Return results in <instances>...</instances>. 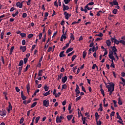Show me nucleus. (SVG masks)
<instances>
[{
    "label": "nucleus",
    "mask_w": 125,
    "mask_h": 125,
    "mask_svg": "<svg viewBox=\"0 0 125 125\" xmlns=\"http://www.w3.org/2000/svg\"><path fill=\"white\" fill-rule=\"evenodd\" d=\"M105 84L106 88L108 89L107 91L109 92V95H111L114 92V90H115L114 83H108L107 85V83H105Z\"/></svg>",
    "instance_id": "nucleus-1"
},
{
    "label": "nucleus",
    "mask_w": 125,
    "mask_h": 125,
    "mask_svg": "<svg viewBox=\"0 0 125 125\" xmlns=\"http://www.w3.org/2000/svg\"><path fill=\"white\" fill-rule=\"evenodd\" d=\"M109 4H110L111 7H112L113 5H116L115 6V8H116L117 9H120L119 2H118V1H117V0H113V1L109 2Z\"/></svg>",
    "instance_id": "nucleus-2"
},
{
    "label": "nucleus",
    "mask_w": 125,
    "mask_h": 125,
    "mask_svg": "<svg viewBox=\"0 0 125 125\" xmlns=\"http://www.w3.org/2000/svg\"><path fill=\"white\" fill-rule=\"evenodd\" d=\"M108 57L111 60V61H110L111 62L114 63V60H116V58H115V57H114V55H113V52H109Z\"/></svg>",
    "instance_id": "nucleus-3"
},
{
    "label": "nucleus",
    "mask_w": 125,
    "mask_h": 125,
    "mask_svg": "<svg viewBox=\"0 0 125 125\" xmlns=\"http://www.w3.org/2000/svg\"><path fill=\"white\" fill-rule=\"evenodd\" d=\"M110 41L112 42H114L116 44H119V41L116 39V37H112L110 39Z\"/></svg>",
    "instance_id": "nucleus-4"
},
{
    "label": "nucleus",
    "mask_w": 125,
    "mask_h": 125,
    "mask_svg": "<svg viewBox=\"0 0 125 125\" xmlns=\"http://www.w3.org/2000/svg\"><path fill=\"white\" fill-rule=\"evenodd\" d=\"M43 105L45 107H48L49 106V100H44L43 101Z\"/></svg>",
    "instance_id": "nucleus-5"
},
{
    "label": "nucleus",
    "mask_w": 125,
    "mask_h": 125,
    "mask_svg": "<svg viewBox=\"0 0 125 125\" xmlns=\"http://www.w3.org/2000/svg\"><path fill=\"white\" fill-rule=\"evenodd\" d=\"M64 15L65 19H66V20H69V18L71 17V14H69L66 11L64 12Z\"/></svg>",
    "instance_id": "nucleus-6"
},
{
    "label": "nucleus",
    "mask_w": 125,
    "mask_h": 125,
    "mask_svg": "<svg viewBox=\"0 0 125 125\" xmlns=\"http://www.w3.org/2000/svg\"><path fill=\"white\" fill-rule=\"evenodd\" d=\"M117 119H118V120H120L117 121V123H119V124H120V125H124V123H123L124 121H123V119H122L121 116L120 115L117 116Z\"/></svg>",
    "instance_id": "nucleus-7"
},
{
    "label": "nucleus",
    "mask_w": 125,
    "mask_h": 125,
    "mask_svg": "<svg viewBox=\"0 0 125 125\" xmlns=\"http://www.w3.org/2000/svg\"><path fill=\"white\" fill-rule=\"evenodd\" d=\"M79 85L77 84L76 88L75 89V92L77 95L76 97H78V96H79V94L81 93V92H80V90H79Z\"/></svg>",
    "instance_id": "nucleus-8"
},
{
    "label": "nucleus",
    "mask_w": 125,
    "mask_h": 125,
    "mask_svg": "<svg viewBox=\"0 0 125 125\" xmlns=\"http://www.w3.org/2000/svg\"><path fill=\"white\" fill-rule=\"evenodd\" d=\"M23 2H24L23 1H22L21 2H17L16 3V5L17 7H19V8H22V7H23Z\"/></svg>",
    "instance_id": "nucleus-9"
},
{
    "label": "nucleus",
    "mask_w": 125,
    "mask_h": 125,
    "mask_svg": "<svg viewBox=\"0 0 125 125\" xmlns=\"http://www.w3.org/2000/svg\"><path fill=\"white\" fill-rule=\"evenodd\" d=\"M9 106L8 108H7V111L8 113H10V111H12V105H11V104L10 102H9Z\"/></svg>",
    "instance_id": "nucleus-10"
},
{
    "label": "nucleus",
    "mask_w": 125,
    "mask_h": 125,
    "mask_svg": "<svg viewBox=\"0 0 125 125\" xmlns=\"http://www.w3.org/2000/svg\"><path fill=\"white\" fill-rule=\"evenodd\" d=\"M67 80H68V77L67 76H65L64 77L62 78V83H65L66 82H67Z\"/></svg>",
    "instance_id": "nucleus-11"
},
{
    "label": "nucleus",
    "mask_w": 125,
    "mask_h": 125,
    "mask_svg": "<svg viewBox=\"0 0 125 125\" xmlns=\"http://www.w3.org/2000/svg\"><path fill=\"white\" fill-rule=\"evenodd\" d=\"M6 111L5 110H2L1 111V114H0V115L1 116V117H5L6 116Z\"/></svg>",
    "instance_id": "nucleus-12"
},
{
    "label": "nucleus",
    "mask_w": 125,
    "mask_h": 125,
    "mask_svg": "<svg viewBox=\"0 0 125 125\" xmlns=\"http://www.w3.org/2000/svg\"><path fill=\"white\" fill-rule=\"evenodd\" d=\"M63 11H65V10H68L69 9V6L68 5H65V4L63 3Z\"/></svg>",
    "instance_id": "nucleus-13"
},
{
    "label": "nucleus",
    "mask_w": 125,
    "mask_h": 125,
    "mask_svg": "<svg viewBox=\"0 0 125 125\" xmlns=\"http://www.w3.org/2000/svg\"><path fill=\"white\" fill-rule=\"evenodd\" d=\"M67 39V36H66V34H62L61 37V42H63V40H65Z\"/></svg>",
    "instance_id": "nucleus-14"
},
{
    "label": "nucleus",
    "mask_w": 125,
    "mask_h": 125,
    "mask_svg": "<svg viewBox=\"0 0 125 125\" xmlns=\"http://www.w3.org/2000/svg\"><path fill=\"white\" fill-rule=\"evenodd\" d=\"M56 123L57 124H59L60 123H62V121L61 120V119L60 118L59 116H57L56 117Z\"/></svg>",
    "instance_id": "nucleus-15"
},
{
    "label": "nucleus",
    "mask_w": 125,
    "mask_h": 125,
    "mask_svg": "<svg viewBox=\"0 0 125 125\" xmlns=\"http://www.w3.org/2000/svg\"><path fill=\"white\" fill-rule=\"evenodd\" d=\"M20 49L22 50V52H25V51L27 50V48H26V46H21Z\"/></svg>",
    "instance_id": "nucleus-16"
},
{
    "label": "nucleus",
    "mask_w": 125,
    "mask_h": 125,
    "mask_svg": "<svg viewBox=\"0 0 125 125\" xmlns=\"http://www.w3.org/2000/svg\"><path fill=\"white\" fill-rule=\"evenodd\" d=\"M121 81H122V82H120V83H121V84H123V86H125V79H124L123 77L120 78Z\"/></svg>",
    "instance_id": "nucleus-17"
},
{
    "label": "nucleus",
    "mask_w": 125,
    "mask_h": 125,
    "mask_svg": "<svg viewBox=\"0 0 125 125\" xmlns=\"http://www.w3.org/2000/svg\"><path fill=\"white\" fill-rule=\"evenodd\" d=\"M112 51H111V52H113V55H114V52H117L118 51V50H117V48H116V46H115L112 47Z\"/></svg>",
    "instance_id": "nucleus-18"
},
{
    "label": "nucleus",
    "mask_w": 125,
    "mask_h": 125,
    "mask_svg": "<svg viewBox=\"0 0 125 125\" xmlns=\"http://www.w3.org/2000/svg\"><path fill=\"white\" fill-rule=\"evenodd\" d=\"M21 97L22 100H26L27 99V98L26 97V96H24V94H23V91H21Z\"/></svg>",
    "instance_id": "nucleus-19"
},
{
    "label": "nucleus",
    "mask_w": 125,
    "mask_h": 125,
    "mask_svg": "<svg viewBox=\"0 0 125 125\" xmlns=\"http://www.w3.org/2000/svg\"><path fill=\"white\" fill-rule=\"evenodd\" d=\"M59 56L61 58H62V57H65V54H64V51L60 52Z\"/></svg>",
    "instance_id": "nucleus-20"
},
{
    "label": "nucleus",
    "mask_w": 125,
    "mask_h": 125,
    "mask_svg": "<svg viewBox=\"0 0 125 125\" xmlns=\"http://www.w3.org/2000/svg\"><path fill=\"white\" fill-rule=\"evenodd\" d=\"M42 72H43V70H40L38 72V77H42Z\"/></svg>",
    "instance_id": "nucleus-21"
},
{
    "label": "nucleus",
    "mask_w": 125,
    "mask_h": 125,
    "mask_svg": "<svg viewBox=\"0 0 125 125\" xmlns=\"http://www.w3.org/2000/svg\"><path fill=\"white\" fill-rule=\"evenodd\" d=\"M100 107L98 109V111H100V112H102L103 111V107H102V104H100Z\"/></svg>",
    "instance_id": "nucleus-22"
},
{
    "label": "nucleus",
    "mask_w": 125,
    "mask_h": 125,
    "mask_svg": "<svg viewBox=\"0 0 125 125\" xmlns=\"http://www.w3.org/2000/svg\"><path fill=\"white\" fill-rule=\"evenodd\" d=\"M106 43L107 45V46H111V41H110V40H108L106 41Z\"/></svg>",
    "instance_id": "nucleus-23"
},
{
    "label": "nucleus",
    "mask_w": 125,
    "mask_h": 125,
    "mask_svg": "<svg viewBox=\"0 0 125 125\" xmlns=\"http://www.w3.org/2000/svg\"><path fill=\"white\" fill-rule=\"evenodd\" d=\"M72 118H73V115L67 116V119L68 121H71V120H72Z\"/></svg>",
    "instance_id": "nucleus-24"
},
{
    "label": "nucleus",
    "mask_w": 125,
    "mask_h": 125,
    "mask_svg": "<svg viewBox=\"0 0 125 125\" xmlns=\"http://www.w3.org/2000/svg\"><path fill=\"white\" fill-rule=\"evenodd\" d=\"M95 116L96 117V121H98V119H99V115H98V112L95 113Z\"/></svg>",
    "instance_id": "nucleus-25"
},
{
    "label": "nucleus",
    "mask_w": 125,
    "mask_h": 125,
    "mask_svg": "<svg viewBox=\"0 0 125 125\" xmlns=\"http://www.w3.org/2000/svg\"><path fill=\"white\" fill-rule=\"evenodd\" d=\"M73 48H69L67 49V50L66 51V53H69V52H71V51H73Z\"/></svg>",
    "instance_id": "nucleus-26"
},
{
    "label": "nucleus",
    "mask_w": 125,
    "mask_h": 125,
    "mask_svg": "<svg viewBox=\"0 0 125 125\" xmlns=\"http://www.w3.org/2000/svg\"><path fill=\"white\" fill-rule=\"evenodd\" d=\"M70 40H72V41L75 40V36H74V34L73 33H70Z\"/></svg>",
    "instance_id": "nucleus-27"
},
{
    "label": "nucleus",
    "mask_w": 125,
    "mask_h": 125,
    "mask_svg": "<svg viewBox=\"0 0 125 125\" xmlns=\"http://www.w3.org/2000/svg\"><path fill=\"white\" fill-rule=\"evenodd\" d=\"M97 50H98V46H97L96 47L93 46L92 48L93 52H94V51H96Z\"/></svg>",
    "instance_id": "nucleus-28"
},
{
    "label": "nucleus",
    "mask_w": 125,
    "mask_h": 125,
    "mask_svg": "<svg viewBox=\"0 0 125 125\" xmlns=\"http://www.w3.org/2000/svg\"><path fill=\"white\" fill-rule=\"evenodd\" d=\"M40 119H41L40 116H38L36 118V119H35L36 124H38V123H39V121H40Z\"/></svg>",
    "instance_id": "nucleus-29"
},
{
    "label": "nucleus",
    "mask_w": 125,
    "mask_h": 125,
    "mask_svg": "<svg viewBox=\"0 0 125 125\" xmlns=\"http://www.w3.org/2000/svg\"><path fill=\"white\" fill-rule=\"evenodd\" d=\"M43 88L45 90V91H48V89H49V87L47 86L46 85H45L43 87Z\"/></svg>",
    "instance_id": "nucleus-30"
},
{
    "label": "nucleus",
    "mask_w": 125,
    "mask_h": 125,
    "mask_svg": "<svg viewBox=\"0 0 125 125\" xmlns=\"http://www.w3.org/2000/svg\"><path fill=\"white\" fill-rule=\"evenodd\" d=\"M86 54H87L86 51H84L83 53V59H84V58H85V57H86Z\"/></svg>",
    "instance_id": "nucleus-31"
},
{
    "label": "nucleus",
    "mask_w": 125,
    "mask_h": 125,
    "mask_svg": "<svg viewBox=\"0 0 125 125\" xmlns=\"http://www.w3.org/2000/svg\"><path fill=\"white\" fill-rule=\"evenodd\" d=\"M50 90H49L48 91L46 92L45 93H43V95L44 96H47V95H49L50 94Z\"/></svg>",
    "instance_id": "nucleus-32"
},
{
    "label": "nucleus",
    "mask_w": 125,
    "mask_h": 125,
    "mask_svg": "<svg viewBox=\"0 0 125 125\" xmlns=\"http://www.w3.org/2000/svg\"><path fill=\"white\" fill-rule=\"evenodd\" d=\"M100 91L102 94V95L104 96H105V92H104V89H103V88H101L100 89Z\"/></svg>",
    "instance_id": "nucleus-33"
},
{
    "label": "nucleus",
    "mask_w": 125,
    "mask_h": 125,
    "mask_svg": "<svg viewBox=\"0 0 125 125\" xmlns=\"http://www.w3.org/2000/svg\"><path fill=\"white\" fill-rule=\"evenodd\" d=\"M62 77H63V73H61L60 75L58 76V81L61 80Z\"/></svg>",
    "instance_id": "nucleus-34"
},
{
    "label": "nucleus",
    "mask_w": 125,
    "mask_h": 125,
    "mask_svg": "<svg viewBox=\"0 0 125 125\" xmlns=\"http://www.w3.org/2000/svg\"><path fill=\"white\" fill-rule=\"evenodd\" d=\"M38 104V103L37 102H35L34 103H33L32 104H31V108H34V107H35V106L37 105V104Z\"/></svg>",
    "instance_id": "nucleus-35"
},
{
    "label": "nucleus",
    "mask_w": 125,
    "mask_h": 125,
    "mask_svg": "<svg viewBox=\"0 0 125 125\" xmlns=\"http://www.w3.org/2000/svg\"><path fill=\"white\" fill-rule=\"evenodd\" d=\"M118 104L119 105H123V102H122L121 98H118Z\"/></svg>",
    "instance_id": "nucleus-36"
},
{
    "label": "nucleus",
    "mask_w": 125,
    "mask_h": 125,
    "mask_svg": "<svg viewBox=\"0 0 125 125\" xmlns=\"http://www.w3.org/2000/svg\"><path fill=\"white\" fill-rule=\"evenodd\" d=\"M119 43H122L123 45H125V41L124 40H120L119 41Z\"/></svg>",
    "instance_id": "nucleus-37"
},
{
    "label": "nucleus",
    "mask_w": 125,
    "mask_h": 125,
    "mask_svg": "<svg viewBox=\"0 0 125 125\" xmlns=\"http://www.w3.org/2000/svg\"><path fill=\"white\" fill-rule=\"evenodd\" d=\"M62 89H67V84H63L62 85Z\"/></svg>",
    "instance_id": "nucleus-38"
},
{
    "label": "nucleus",
    "mask_w": 125,
    "mask_h": 125,
    "mask_svg": "<svg viewBox=\"0 0 125 125\" xmlns=\"http://www.w3.org/2000/svg\"><path fill=\"white\" fill-rule=\"evenodd\" d=\"M26 33H21L20 34V36H21V38H24L25 37H26Z\"/></svg>",
    "instance_id": "nucleus-39"
},
{
    "label": "nucleus",
    "mask_w": 125,
    "mask_h": 125,
    "mask_svg": "<svg viewBox=\"0 0 125 125\" xmlns=\"http://www.w3.org/2000/svg\"><path fill=\"white\" fill-rule=\"evenodd\" d=\"M95 37H103V34L102 33H100L99 34H96L95 35Z\"/></svg>",
    "instance_id": "nucleus-40"
},
{
    "label": "nucleus",
    "mask_w": 125,
    "mask_h": 125,
    "mask_svg": "<svg viewBox=\"0 0 125 125\" xmlns=\"http://www.w3.org/2000/svg\"><path fill=\"white\" fill-rule=\"evenodd\" d=\"M113 102L114 104V106L115 108H117L118 107V105H117V101L116 100H113Z\"/></svg>",
    "instance_id": "nucleus-41"
},
{
    "label": "nucleus",
    "mask_w": 125,
    "mask_h": 125,
    "mask_svg": "<svg viewBox=\"0 0 125 125\" xmlns=\"http://www.w3.org/2000/svg\"><path fill=\"white\" fill-rule=\"evenodd\" d=\"M76 58H77V55H74L72 56V59H71L72 62H74V60H75Z\"/></svg>",
    "instance_id": "nucleus-42"
},
{
    "label": "nucleus",
    "mask_w": 125,
    "mask_h": 125,
    "mask_svg": "<svg viewBox=\"0 0 125 125\" xmlns=\"http://www.w3.org/2000/svg\"><path fill=\"white\" fill-rule=\"evenodd\" d=\"M29 68H30V65L27 64V66L25 67V69L24 70V72H27V71H28V70L29 69Z\"/></svg>",
    "instance_id": "nucleus-43"
},
{
    "label": "nucleus",
    "mask_w": 125,
    "mask_h": 125,
    "mask_svg": "<svg viewBox=\"0 0 125 125\" xmlns=\"http://www.w3.org/2000/svg\"><path fill=\"white\" fill-rule=\"evenodd\" d=\"M23 63H24V62H23V60H21L20 61L19 66H22L23 65Z\"/></svg>",
    "instance_id": "nucleus-44"
},
{
    "label": "nucleus",
    "mask_w": 125,
    "mask_h": 125,
    "mask_svg": "<svg viewBox=\"0 0 125 125\" xmlns=\"http://www.w3.org/2000/svg\"><path fill=\"white\" fill-rule=\"evenodd\" d=\"M71 108H72V103H70L68 105V111H71Z\"/></svg>",
    "instance_id": "nucleus-45"
},
{
    "label": "nucleus",
    "mask_w": 125,
    "mask_h": 125,
    "mask_svg": "<svg viewBox=\"0 0 125 125\" xmlns=\"http://www.w3.org/2000/svg\"><path fill=\"white\" fill-rule=\"evenodd\" d=\"M71 0H63L64 3L65 4H68V3H69L70 1H71Z\"/></svg>",
    "instance_id": "nucleus-46"
},
{
    "label": "nucleus",
    "mask_w": 125,
    "mask_h": 125,
    "mask_svg": "<svg viewBox=\"0 0 125 125\" xmlns=\"http://www.w3.org/2000/svg\"><path fill=\"white\" fill-rule=\"evenodd\" d=\"M95 68H97V69H98V66H97V65H96V64H94L93 65V66L92 67V69L93 70H94V69H95Z\"/></svg>",
    "instance_id": "nucleus-47"
},
{
    "label": "nucleus",
    "mask_w": 125,
    "mask_h": 125,
    "mask_svg": "<svg viewBox=\"0 0 125 125\" xmlns=\"http://www.w3.org/2000/svg\"><path fill=\"white\" fill-rule=\"evenodd\" d=\"M96 123H97V125H101V124H102V122H101V121L99 120H96Z\"/></svg>",
    "instance_id": "nucleus-48"
},
{
    "label": "nucleus",
    "mask_w": 125,
    "mask_h": 125,
    "mask_svg": "<svg viewBox=\"0 0 125 125\" xmlns=\"http://www.w3.org/2000/svg\"><path fill=\"white\" fill-rule=\"evenodd\" d=\"M19 13V12L17 11L15 14H13L12 15L13 17H15V16L18 15Z\"/></svg>",
    "instance_id": "nucleus-49"
},
{
    "label": "nucleus",
    "mask_w": 125,
    "mask_h": 125,
    "mask_svg": "<svg viewBox=\"0 0 125 125\" xmlns=\"http://www.w3.org/2000/svg\"><path fill=\"white\" fill-rule=\"evenodd\" d=\"M117 12H118V9H114L112 11V13H113V14H117Z\"/></svg>",
    "instance_id": "nucleus-50"
},
{
    "label": "nucleus",
    "mask_w": 125,
    "mask_h": 125,
    "mask_svg": "<svg viewBox=\"0 0 125 125\" xmlns=\"http://www.w3.org/2000/svg\"><path fill=\"white\" fill-rule=\"evenodd\" d=\"M114 55H115L116 59H117V60H119V57H118V55L117 54V52H113Z\"/></svg>",
    "instance_id": "nucleus-51"
},
{
    "label": "nucleus",
    "mask_w": 125,
    "mask_h": 125,
    "mask_svg": "<svg viewBox=\"0 0 125 125\" xmlns=\"http://www.w3.org/2000/svg\"><path fill=\"white\" fill-rule=\"evenodd\" d=\"M32 37H34V34L31 33V34H29L28 35V38L29 39H32Z\"/></svg>",
    "instance_id": "nucleus-52"
},
{
    "label": "nucleus",
    "mask_w": 125,
    "mask_h": 125,
    "mask_svg": "<svg viewBox=\"0 0 125 125\" xmlns=\"http://www.w3.org/2000/svg\"><path fill=\"white\" fill-rule=\"evenodd\" d=\"M24 120H25V119H24V118H21L20 121V124H23V122H24Z\"/></svg>",
    "instance_id": "nucleus-53"
},
{
    "label": "nucleus",
    "mask_w": 125,
    "mask_h": 125,
    "mask_svg": "<svg viewBox=\"0 0 125 125\" xmlns=\"http://www.w3.org/2000/svg\"><path fill=\"white\" fill-rule=\"evenodd\" d=\"M22 18H26V17H27V13H23L22 14Z\"/></svg>",
    "instance_id": "nucleus-54"
},
{
    "label": "nucleus",
    "mask_w": 125,
    "mask_h": 125,
    "mask_svg": "<svg viewBox=\"0 0 125 125\" xmlns=\"http://www.w3.org/2000/svg\"><path fill=\"white\" fill-rule=\"evenodd\" d=\"M21 43L22 45H25V44H26V40H22V41H21Z\"/></svg>",
    "instance_id": "nucleus-55"
},
{
    "label": "nucleus",
    "mask_w": 125,
    "mask_h": 125,
    "mask_svg": "<svg viewBox=\"0 0 125 125\" xmlns=\"http://www.w3.org/2000/svg\"><path fill=\"white\" fill-rule=\"evenodd\" d=\"M61 95V92H59L58 94H56L55 95V97L57 98V97H59V96H60Z\"/></svg>",
    "instance_id": "nucleus-56"
},
{
    "label": "nucleus",
    "mask_w": 125,
    "mask_h": 125,
    "mask_svg": "<svg viewBox=\"0 0 125 125\" xmlns=\"http://www.w3.org/2000/svg\"><path fill=\"white\" fill-rule=\"evenodd\" d=\"M87 5H86L84 6V11L85 13H86V12H87Z\"/></svg>",
    "instance_id": "nucleus-57"
},
{
    "label": "nucleus",
    "mask_w": 125,
    "mask_h": 125,
    "mask_svg": "<svg viewBox=\"0 0 125 125\" xmlns=\"http://www.w3.org/2000/svg\"><path fill=\"white\" fill-rule=\"evenodd\" d=\"M23 61H24V64H26V63H27V62H28V58H25L23 59Z\"/></svg>",
    "instance_id": "nucleus-58"
},
{
    "label": "nucleus",
    "mask_w": 125,
    "mask_h": 125,
    "mask_svg": "<svg viewBox=\"0 0 125 125\" xmlns=\"http://www.w3.org/2000/svg\"><path fill=\"white\" fill-rule=\"evenodd\" d=\"M93 4H94V2H89L86 5L88 6V5H93Z\"/></svg>",
    "instance_id": "nucleus-59"
},
{
    "label": "nucleus",
    "mask_w": 125,
    "mask_h": 125,
    "mask_svg": "<svg viewBox=\"0 0 125 125\" xmlns=\"http://www.w3.org/2000/svg\"><path fill=\"white\" fill-rule=\"evenodd\" d=\"M81 98H82V97H81V96L77 97L76 99V102H78L79 101V100H80V99H81Z\"/></svg>",
    "instance_id": "nucleus-60"
},
{
    "label": "nucleus",
    "mask_w": 125,
    "mask_h": 125,
    "mask_svg": "<svg viewBox=\"0 0 125 125\" xmlns=\"http://www.w3.org/2000/svg\"><path fill=\"white\" fill-rule=\"evenodd\" d=\"M31 0H28L26 1V3L27 5H31Z\"/></svg>",
    "instance_id": "nucleus-61"
},
{
    "label": "nucleus",
    "mask_w": 125,
    "mask_h": 125,
    "mask_svg": "<svg viewBox=\"0 0 125 125\" xmlns=\"http://www.w3.org/2000/svg\"><path fill=\"white\" fill-rule=\"evenodd\" d=\"M15 89H16V91H17V92H19V91H20V89H19V87H16Z\"/></svg>",
    "instance_id": "nucleus-62"
},
{
    "label": "nucleus",
    "mask_w": 125,
    "mask_h": 125,
    "mask_svg": "<svg viewBox=\"0 0 125 125\" xmlns=\"http://www.w3.org/2000/svg\"><path fill=\"white\" fill-rule=\"evenodd\" d=\"M110 67L111 68H113V69H115V64L114 63H111L110 64Z\"/></svg>",
    "instance_id": "nucleus-63"
},
{
    "label": "nucleus",
    "mask_w": 125,
    "mask_h": 125,
    "mask_svg": "<svg viewBox=\"0 0 125 125\" xmlns=\"http://www.w3.org/2000/svg\"><path fill=\"white\" fill-rule=\"evenodd\" d=\"M27 90H30V84H28L26 85Z\"/></svg>",
    "instance_id": "nucleus-64"
}]
</instances>
